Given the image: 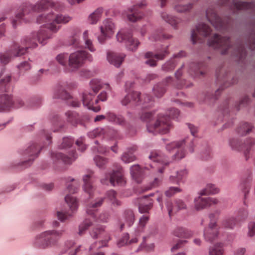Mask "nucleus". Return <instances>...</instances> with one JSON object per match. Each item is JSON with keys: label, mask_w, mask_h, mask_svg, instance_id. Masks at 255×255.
Here are the masks:
<instances>
[{"label": "nucleus", "mask_w": 255, "mask_h": 255, "mask_svg": "<svg viewBox=\"0 0 255 255\" xmlns=\"http://www.w3.org/2000/svg\"><path fill=\"white\" fill-rule=\"evenodd\" d=\"M160 16L163 20L170 24L174 28H177L178 24L181 22L180 18L170 15L165 11L162 12L160 13Z\"/></svg>", "instance_id": "obj_33"}, {"label": "nucleus", "mask_w": 255, "mask_h": 255, "mask_svg": "<svg viewBox=\"0 0 255 255\" xmlns=\"http://www.w3.org/2000/svg\"><path fill=\"white\" fill-rule=\"evenodd\" d=\"M54 3L51 0H40L34 5L28 3L23 4L19 8V11L15 15V19L12 21L13 26L15 27L18 22L24 19V16L31 11L40 12L49 7L54 6Z\"/></svg>", "instance_id": "obj_4"}, {"label": "nucleus", "mask_w": 255, "mask_h": 255, "mask_svg": "<svg viewBox=\"0 0 255 255\" xmlns=\"http://www.w3.org/2000/svg\"><path fill=\"white\" fill-rule=\"evenodd\" d=\"M255 145V138L249 137L243 142V152L247 160L249 158L250 153L252 148Z\"/></svg>", "instance_id": "obj_40"}, {"label": "nucleus", "mask_w": 255, "mask_h": 255, "mask_svg": "<svg viewBox=\"0 0 255 255\" xmlns=\"http://www.w3.org/2000/svg\"><path fill=\"white\" fill-rule=\"evenodd\" d=\"M77 157L75 151H72L69 156H65L60 152H53L51 154V157L54 162H62L65 164H71Z\"/></svg>", "instance_id": "obj_27"}, {"label": "nucleus", "mask_w": 255, "mask_h": 255, "mask_svg": "<svg viewBox=\"0 0 255 255\" xmlns=\"http://www.w3.org/2000/svg\"><path fill=\"white\" fill-rule=\"evenodd\" d=\"M203 64L202 63H193L189 66L188 72L193 77H199L204 75V72L202 70Z\"/></svg>", "instance_id": "obj_32"}, {"label": "nucleus", "mask_w": 255, "mask_h": 255, "mask_svg": "<svg viewBox=\"0 0 255 255\" xmlns=\"http://www.w3.org/2000/svg\"><path fill=\"white\" fill-rule=\"evenodd\" d=\"M90 86L93 90V94H96L101 88L102 86L100 82L96 79L92 80L90 82Z\"/></svg>", "instance_id": "obj_60"}, {"label": "nucleus", "mask_w": 255, "mask_h": 255, "mask_svg": "<svg viewBox=\"0 0 255 255\" xmlns=\"http://www.w3.org/2000/svg\"><path fill=\"white\" fill-rule=\"evenodd\" d=\"M10 80V75L3 76L2 73H0V112L7 110L13 104L17 108L23 105V102L20 100H17L13 103L11 96L6 93L9 89Z\"/></svg>", "instance_id": "obj_3"}, {"label": "nucleus", "mask_w": 255, "mask_h": 255, "mask_svg": "<svg viewBox=\"0 0 255 255\" xmlns=\"http://www.w3.org/2000/svg\"><path fill=\"white\" fill-rule=\"evenodd\" d=\"M105 200L104 197H99L91 201L86 206V213L92 217H95V215L98 211V208H100L103 204Z\"/></svg>", "instance_id": "obj_25"}, {"label": "nucleus", "mask_w": 255, "mask_h": 255, "mask_svg": "<svg viewBox=\"0 0 255 255\" xmlns=\"http://www.w3.org/2000/svg\"><path fill=\"white\" fill-rule=\"evenodd\" d=\"M86 60L91 62L93 60V57L85 50H78L71 53L69 55L68 71L77 70L84 64Z\"/></svg>", "instance_id": "obj_9"}, {"label": "nucleus", "mask_w": 255, "mask_h": 255, "mask_svg": "<svg viewBox=\"0 0 255 255\" xmlns=\"http://www.w3.org/2000/svg\"><path fill=\"white\" fill-rule=\"evenodd\" d=\"M71 20V17L69 15L62 14H55L53 13H49L46 15L42 14L37 18V21L39 23L43 22H49L48 28L50 31L53 32L58 31L61 26L55 24H66Z\"/></svg>", "instance_id": "obj_7"}, {"label": "nucleus", "mask_w": 255, "mask_h": 255, "mask_svg": "<svg viewBox=\"0 0 255 255\" xmlns=\"http://www.w3.org/2000/svg\"><path fill=\"white\" fill-rule=\"evenodd\" d=\"M173 233L174 236L179 238H189L193 235V233L190 230L179 227H177Z\"/></svg>", "instance_id": "obj_43"}, {"label": "nucleus", "mask_w": 255, "mask_h": 255, "mask_svg": "<svg viewBox=\"0 0 255 255\" xmlns=\"http://www.w3.org/2000/svg\"><path fill=\"white\" fill-rule=\"evenodd\" d=\"M124 219L128 227H130L134 221V216L132 211L127 210L124 213Z\"/></svg>", "instance_id": "obj_53"}, {"label": "nucleus", "mask_w": 255, "mask_h": 255, "mask_svg": "<svg viewBox=\"0 0 255 255\" xmlns=\"http://www.w3.org/2000/svg\"><path fill=\"white\" fill-rule=\"evenodd\" d=\"M73 140L71 138L64 137L62 140V142L59 145L60 149H65L70 147L73 143Z\"/></svg>", "instance_id": "obj_64"}, {"label": "nucleus", "mask_w": 255, "mask_h": 255, "mask_svg": "<svg viewBox=\"0 0 255 255\" xmlns=\"http://www.w3.org/2000/svg\"><path fill=\"white\" fill-rule=\"evenodd\" d=\"M173 8L177 12L183 13L190 11L193 7V4L189 3L186 4H182L179 1L172 3Z\"/></svg>", "instance_id": "obj_42"}, {"label": "nucleus", "mask_w": 255, "mask_h": 255, "mask_svg": "<svg viewBox=\"0 0 255 255\" xmlns=\"http://www.w3.org/2000/svg\"><path fill=\"white\" fill-rule=\"evenodd\" d=\"M145 5L146 3L144 1L133 5L124 11V16L129 21L135 22L142 18L143 13L140 9Z\"/></svg>", "instance_id": "obj_13"}, {"label": "nucleus", "mask_w": 255, "mask_h": 255, "mask_svg": "<svg viewBox=\"0 0 255 255\" xmlns=\"http://www.w3.org/2000/svg\"><path fill=\"white\" fill-rule=\"evenodd\" d=\"M220 3L222 5H229L234 12L242 9H250L255 12V3L243 2L238 0H233L230 3L229 0H222Z\"/></svg>", "instance_id": "obj_16"}, {"label": "nucleus", "mask_w": 255, "mask_h": 255, "mask_svg": "<svg viewBox=\"0 0 255 255\" xmlns=\"http://www.w3.org/2000/svg\"><path fill=\"white\" fill-rule=\"evenodd\" d=\"M183 66L184 65H182V67L180 69H179L175 73V77L177 80V84L176 85V86L177 88L179 89L182 88L184 87H189V85H186L183 82V81H180V76L182 75V68L183 67Z\"/></svg>", "instance_id": "obj_56"}, {"label": "nucleus", "mask_w": 255, "mask_h": 255, "mask_svg": "<svg viewBox=\"0 0 255 255\" xmlns=\"http://www.w3.org/2000/svg\"><path fill=\"white\" fill-rule=\"evenodd\" d=\"M115 28V25L114 22L111 19H107L103 21L100 26V31L112 36L114 33Z\"/></svg>", "instance_id": "obj_35"}, {"label": "nucleus", "mask_w": 255, "mask_h": 255, "mask_svg": "<svg viewBox=\"0 0 255 255\" xmlns=\"http://www.w3.org/2000/svg\"><path fill=\"white\" fill-rule=\"evenodd\" d=\"M83 39L85 43V47L89 50L91 52H94L96 49L93 44L92 40L89 37L88 31H85L83 34Z\"/></svg>", "instance_id": "obj_49"}, {"label": "nucleus", "mask_w": 255, "mask_h": 255, "mask_svg": "<svg viewBox=\"0 0 255 255\" xmlns=\"http://www.w3.org/2000/svg\"><path fill=\"white\" fill-rule=\"evenodd\" d=\"M219 229L217 223L210 222L208 227L204 230V236L205 239L210 242L213 241L218 236Z\"/></svg>", "instance_id": "obj_21"}, {"label": "nucleus", "mask_w": 255, "mask_h": 255, "mask_svg": "<svg viewBox=\"0 0 255 255\" xmlns=\"http://www.w3.org/2000/svg\"><path fill=\"white\" fill-rule=\"evenodd\" d=\"M81 248V246L76 247L73 242L68 241L65 244L64 252L61 255H76L79 252Z\"/></svg>", "instance_id": "obj_31"}, {"label": "nucleus", "mask_w": 255, "mask_h": 255, "mask_svg": "<svg viewBox=\"0 0 255 255\" xmlns=\"http://www.w3.org/2000/svg\"><path fill=\"white\" fill-rule=\"evenodd\" d=\"M248 216V212L245 208L240 209L238 212L236 220L240 223L246 220Z\"/></svg>", "instance_id": "obj_58"}, {"label": "nucleus", "mask_w": 255, "mask_h": 255, "mask_svg": "<svg viewBox=\"0 0 255 255\" xmlns=\"http://www.w3.org/2000/svg\"><path fill=\"white\" fill-rule=\"evenodd\" d=\"M182 189L178 187H170L165 192V194L167 197H171L175 194L180 193Z\"/></svg>", "instance_id": "obj_63"}, {"label": "nucleus", "mask_w": 255, "mask_h": 255, "mask_svg": "<svg viewBox=\"0 0 255 255\" xmlns=\"http://www.w3.org/2000/svg\"><path fill=\"white\" fill-rule=\"evenodd\" d=\"M103 12V8H98L93 12L89 17V20L91 24H96L102 17Z\"/></svg>", "instance_id": "obj_48"}, {"label": "nucleus", "mask_w": 255, "mask_h": 255, "mask_svg": "<svg viewBox=\"0 0 255 255\" xmlns=\"http://www.w3.org/2000/svg\"><path fill=\"white\" fill-rule=\"evenodd\" d=\"M130 174L132 178L137 182L141 181L143 175V170L139 165H134L130 168Z\"/></svg>", "instance_id": "obj_39"}, {"label": "nucleus", "mask_w": 255, "mask_h": 255, "mask_svg": "<svg viewBox=\"0 0 255 255\" xmlns=\"http://www.w3.org/2000/svg\"><path fill=\"white\" fill-rule=\"evenodd\" d=\"M172 127V125L169 118L161 114L158 116L154 124H147L148 131L154 134L167 133Z\"/></svg>", "instance_id": "obj_10"}, {"label": "nucleus", "mask_w": 255, "mask_h": 255, "mask_svg": "<svg viewBox=\"0 0 255 255\" xmlns=\"http://www.w3.org/2000/svg\"><path fill=\"white\" fill-rule=\"evenodd\" d=\"M94 97V94L93 93L87 91L85 92L82 96L83 104L88 109L92 110L95 112H98L100 110L101 108L99 106H94L97 103H95V100H93Z\"/></svg>", "instance_id": "obj_26"}, {"label": "nucleus", "mask_w": 255, "mask_h": 255, "mask_svg": "<svg viewBox=\"0 0 255 255\" xmlns=\"http://www.w3.org/2000/svg\"><path fill=\"white\" fill-rule=\"evenodd\" d=\"M148 238V236H144L142 238V242L134 249V252H138L142 250H145L148 252L152 251L154 248V245L153 243L147 244V239Z\"/></svg>", "instance_id": "obj_41"}, {"label": "nucleus", "mask_w": 255, "mask_h": 255, "mask_svg": "<svg viewBox=\"0 0 255 255\" xmlns=\"http://www.w3.org/2000/svg\"><path fill=\"white\" fill-rule=\"evenodd\" d=\"M80 34V32L79 29H75L73 30L71 35L68 39V44L76 48L81 47V45L79 39Z\"/></svg>", "instance_id": "obj_34"}, {"label": "nucleus", "mask_w": 255, "mask_h": 255, "mask_svg": "<svg viewBox=\"0 0 255 255\" xmlns=\"http://www.w3.org/2000/svg\"><path fill=\"white\" fill-rule=\"evenodd\" d=\"M166 206L169 216H172L180 210L186 209L187 207L185 202L179 198L175 199L173 202L168 201Z\"/></svg>", "instance_id": "obj_19"}, {"label": "nucleus", "mask_w": 255, "mask_h": 255, "mask_svg": "<svg viewBox=\"0 0 255 255\" xmlns=\"http://www.w3.org/2000/svg\"><path fill=\"white\" fill-rule=\"evenodd\" d=\"M138 204V210L140 213H144L148 212V211L152 208V203L150 202H147V198L146 196H144L141 198L137 199Z\"/></svg>", "instance_id": "obj_38"}, {"label": "nucleus", "mask_w": 255, "mask_h": 255, "mask_svg": "<svg viewBox=\"0 0 255 255\" xmlns=\"http://www.w3.org/2000/svg\"><path fill=\"white\" fill-rule=\"evenodd\" d=\"M92 224V222L88 219H86L80 226L79 228L78 234L80 236L82 235L85 231Z\"/></svg>", "instance_id": "obj_61"}, {"label": "nucleus", "mask_w": 255, "mask_h": 255, "mask_svg": "<svg viewBox=\"0 0 255 255\" xmlns=\"http://www.w3.org/2000/svg\"><path fill=\"white\" fill-rule=\"evenodd\" d=\"M249 101L250 100L248 96L243 97L235 106L237 110H239L247 106Z\"/></svg>", "instance_id": "obj_62"}, {"label": "nucleus", "mask_w": 255, "mask_h": 255, "mask_svg": "<svg viewBox=\"0 0 255 255\" xmlns=\"http://www.w3.org/2000/svg\"><path fill=\"white\" fill-rule=\"evenodd\" d=\"M116 38L119 42H124L126 47L132 51H135L140 44L138 40L133 38L131 33L127 29L120 30L117 33Z\"/></svg>", "instance_id": "obj_11"}, {"label": "nucleus", "mask_w": 255, "mask_h": 255, "mask_svg": "<svg viewBox=\"0 0 255 255\" xmlns=\"http://www.w3.org/2000/svg\"><path fill=\"white\" fill-rule=\"evenodd\" d=\"M41 149V148L35 143L30 145L23 153L24 155H28L29 158L28 160L21 162V165L25 167L29 166L31 164L32 161L37 156Z\"/></svg>", "instance_id": "obj_20"}, {"label": "nucleus", "mask_w": 255, "mask_h": 255, "mask_svg": "<svg viewBox=\"0 0 255 255\" xmlns=\"http://www.w3.org/2000/svg\"><path fill=\"white\" fill-rule=\"evenodd\" d=\"M239 224L236 218L234 217L226 218L222 222V227L228 229H233L234 228Z\"/></svg>", "instance_id": "obj_45"}, {"label": "nucleus", "mask_w": 255, "mask_h": 255, "mask_svg": "<svg viewBox=\"0 0 255 255\" xmlns=\"http://www.w3.org/2000/svg\"><path fill=\"white\" fill-rule=\"evenodd\" d=\"M107 119L109 121L115 123L121 126H124L126 124V121L124 117L122 116H116L113 113H108L106 116L99 115L95 118V122L102 121Z\"/></svg>", "instance_id": "obj_24"}, {"label": "nucleus", "mask_w": 255, "mask_h": 255, "mask_svg": "<svg viewBox=\"0 0 255 255\" xmlns=\"http://www.w3.org/2000/svg\"><path fill=\"white\" fill-rule=\"evenodd\" d=\"M154 94L157 97H162L165 92L164 85L159 83L154 86L153 88Z\"/></svg>", "instance_id": "obj_55"}, {"label": "nucleus", "mask_w": 255, "mask_h": 255, "mask_svg": "<svg viewBox=\"0 0 255 255\" xmlns=\"http://www.w3.org/2000/svg\"><path fill=\"white\" fill-rule=\"evenodd\" d=\"M126 57L124 54H118L111 51L107 52V60L117 67L120 66Z\"/></svg>", "instance_id": "obj_30"}, {"label": "nucleus", "mask_w": 255, "mask_h": 255, "mask_svg": "<svg viewBox=\"0 0 255 255\" xmlns=\"http://www.w3.org/2000/svg\"><path fill=\"white\" fill-rule=\"evenodd\" d=\"M136 150L135 147H132L128 151L125 152L121 156V159L126 163H128L135 160V157L133 154V151Z\"/></svg>", "instance_id": "obj_44"}, {"label": "nucleus", "mask_w": 255, "mask_h": 255, "mask_svg": "<svg viewBox=\"0 0 255 255\" xmlns=\"http://www.w3.org/2000/svg\"><path fill=\"white\" fill-rule=\"evenodd\" d=\"M229 145L233 150L243 151V142L238 138L230 139Z\"/></svg>", "instance_id": "obj_47"}, {"label": "nucleus", "mask_w": 255, "mask_h": 255, "mask_svg": "<svg viewBox=\"0 0 255 255\" xmlns=\"http://www.w3.org/2000/svg\"><path fill=\"white\" fill-rule=\"evenodd\" d=\"M168 54V46L163 48L156 53L147 52L144 55L145 58L147 59L145 63L150 66L154 67L157 65V60L163 59Z\"/></svg>", "instance_id": "obj_15"}, {"label": "nucleus", "mask_w": 255, "mask_h": 255, "mask_svg": "<svg viewBox=\"0 0 255 255\" xmlns=\"http://www.w3.org/2000/svg\"><path fill=\"white\" fill-rule=\"evenodd\" d=\"M61 230H49L37 235L35 239L34 244L35 246L45 249L56 245L62 235Z\"/></svg>", "instance_id": "obj_6"}, {"label": "nucleus", "mask_w": 255, "mask_h": 255, "mask_svg": "<svg viewBox=\"0 0 255 255\" xmlns=\"http://www.w3.org/2000/svg\"><path fill=\"white\" fill-rule=\"evenodd\" d=\"M121 102L124 106H127L128 104L141 105L142 108H147L152 105L153 100V98L148 94L140 96V93L137 92H132L127 94Z\"/></svg>", "instance_id": "obj_8"}, {"label": "nucleus", "mask_w": 255, "mask_h": 255, "mask_svg": "<svg viewBox=\"0 0 255 255\" xmlns=\"http://www.w3.org/2000/svg\"><path fill=\"white\" fill-rule=\"evenodd\" d=\"M65 202L69 206L70 212H66L64 211L57 212V217L59 220L62 222L68 219L71 217L78 208V201L74 196L70 195H67L65 198Z\"/></svg>", "instance_id": "obj_12"}, {"label": "nucleus", "mask_w": 255, "mask_h": 255, "mask_svg": "<svg viewBox=\"0 0 255 255\" xmlns=\"http://www.w3.org/2000/svg\"><path fill=\"white\" fill-rule=\"evenodd\" d=\"M223 254V245L221 243L217 244L209 249V255H222Z\"/></svg>", "instance_id": "obj_51"}, {"label": "nucleus", "mask_w": 255, "mask_h": 255, "mask_svg": "<svg viewBox=\"0 0 255 255\" xmlns=\"http://www.w3.org/2000/svg\"><path fill=\"white\" fill-rule=\"evenodd\" d=\"M139 237L137 236V233L135 232L134 236L129 237L128 234H124L123 237L119 240L117 245L119 247H122L124 246H129L131 248L136 246Z\"/></svg>", "instance_id": "obj_23"}, {"label": "nucleus", "mask_w": 255, "mask_h": 255, "mask_svg": "<svg viewBox=\"0 0 255 255\" xmlns=\"http://www.w3.org/2000/svg\"><path fill=\"white\" fill-rule=\"evenodd\" d=\"M51 37V33L46 29H40L38 32H32L23 38L22 42L25 47L14 43L9 50L0 53V62L3 65H5L8 63L12 58L20 56L26 53L28 48L36 47L37 41L44 45L46 43V41Z\"/></svg>", "instance_id": "obj_2"}, {"label": "nucleus", "mask_w": 255, "mask_h": 255, "mask_svg": "<svg viewBox=\"0 0 255 255\" xmlns=\"http://www.w3.org/2000/svg\"><path fill=\"white\" fill-rule=\"evenodd\" d=\"M105 133V129L102 128H97L89 132L88 136L91 138H96L99 136H103Z\"/></svg>", "instance_id": "obj_57"}, {"label": "nucleus", "mask_w": 255, "mask_h": 255, "mask_svg": "<svg viewBox=\"0 0 255 255\" xmlns=\"http://www.w3.org/2000/svg\"><path fill=\"white\" fill-rule=\"evenodd\" d=\"M94 179V173L92 171H88L87 173L83 177V188L84 192L91 196L94 190V187L92 184V181Z\"/></svg>", "instance_id": "obj_28"}, {"label": "nucleus", "mask_w": 255, "mask_h": 255, "mask_svg": "<svg viewBox=\"0 0 255 255\" xmlns=\"http://www.w3.org/2000/svg\"><path fill=\"white\" fill-rule=\"evenodd\" d=\"M193 138L186 137L184 139L171 142L166 145V149L169 152H171L174 149H177L176 153L173 155V160H180L184 158L187 153L184 149L185 147L188 149L190 152L194 151Z\"/></svg>", "instance_id": "obj_5"}, {"label": "nucleus", "mask_w": 255, "mask_h": 255, "mask_svg": "<svg viewBox=\"0 0 255 255\" xmlns=\"http://www.w3.org/2000/svg\"><path fill=\"white\" fill-rule=\"evenodd\" d=\"M211 28L206 24L199 23L192 31L191 40L193 44L198 42L202 43L207 39L209 46L214 49L220 50L222 54L231 53L241 61L246 58V50L242 43L238 42L233 46L231 44L229 38L221 37L217 34L211 36Z\"/></svg>", "instance_id": "obj_1"}, {"label": "nucleus", "mask_w": 255, "mask_h": 255, "mask_svg": "<svg viewBox=\"0 0 255 255\" xmlns=\"http://www.w3.org/2000/svg\"><path fill=\"white\" fill-rule=\"evenodd\" d=\"M96 221L99 222L106 223L107 222L110 218V214L107 212H103L101 213L98 217H92Z\"/></svg>", "instance_id": "obj_59"}, {"label": "nucleus", "mask_w": 255, "mask_h": 255, "mask_svg": "<svg viewBox=\"0 0 255 255\" xmlns=\"http://www.w3.org/2000/svg\"><path fill=\"white\" fill-rule=\"evenodd\" d=\"M220 190L215 185L208 184L205 189H203L200 193L201 195H207L209 194H215L218 193Z\"/></svg>", "instance_id": "obj_50"}, {"label": "nucleus", "mask_w": 255, "mask_h": 255, "mask_svg": "<svg viewBox=\"0 0 255 255\" xmlns=\"http://www.w3.org/2000/svg\"><path fill=\"white\" fill-rule=\"evenodd\" d=\"M253 128V127L251 124L246 122L242 123L238 128L237 131L240 134L244 135L250 133Z\"/></svg>", "instance_id": "obj_46"}, {"label": "nucleus", "mask_w": 255, "mask_h": 255, "mask_svg": "<svg viewBox=\"0 0 255 255\" xmlns=\"http://www.w3.org/2000/svg\"><path fill=\"white\" fill-rule=\"evenodd\" d=\"M53 98L55 99H70L69 104L73 107H79L81 102L77 99L71 98L69 94L67 92L62 86H58L54 91Z\"/></svg>", "instance_id": "obj_18"}, {"label": "nucleus", "mask_w": 255, "mask_h": 255, "mask_svg": "<svg viewBox=\"0 0 255 255\" xmlns=\"http://www.w3.org/2000/svg\"><path fill=\"white\" fill-rule=\"evenodd\" d=\"M206 17L209 21L219 30H226L229 21L225 22L219 17L213 8H209L206 11Z\"/></svg>", "instance_id": "obj_14"}, {"label": "nucleus", "mask_w": 255, "mask_h": 255, "mask_svg": "<svg viewBox=\"0 0 255 255\" xmlns=\"http://www.w3.org/2000/svg\"><path fill=\"white\" fill-rule=\"evenodd\" d=\"M101 182L103 184H108L110 183L112 185H124L126 183L125 179L123 174V169L122 168L113 171L112 173L106 176L105 179H102Z\"/></svg>", "instance_id": "obj_17"}, {"label": "nucleus", "mask_w": 255, "mask_h": 255, "mask_svg": "<svg viewBox=\"0 0 255 255\" xmlns=\"http://www.w3.org/2000/svg\"><path fill=\"white\" fill-rule=\"evenodd\" d=\"M108 198L110 200L112 204L115 207H118L121 205V202L117 198V193L114 190H110L107 194Z\"/></svg>", "instance_id": "obj_54"}, {"label": "nucleus", "mask_w": 255, "mask_h": 255, "mask_svg": "<svg viewBox=\"0 0 255 255\" xmlns=\"http://www.w3.org/2000/svg\"><path fill=\"white\" fill-rule=\"evenodd\" d=\"M218 203V200L216 198L199 197L195 199V207L197 211H199L209 206L217 204Z\"/></svg>", "instance_id": "obj_22"}, {"label": "nucleus", "mask_w": 255, "mask_h": 255, "mask_svg": "<svg viewBox=\"0 0 255 255\" xmlns=\"http://www.w3.org/2000/svg\"><path fill=\"white\" fill-rule=\"evenodd\" d=\"M69 55L67 53H60L56 57V60L60 64L66 68L68 71Z\"/></svg>", "instance_id": "obj_52"}, {"label": "nucleus", "mask_w": 255, "mask_h": 255, "mask_svg": "<svg viewBox=\"0 0 255 255\" xmlns=\"http://www.w3.org/2000/svg\"><path fill=\"white\" fill-rule=\"evenodd\" d=\"M149 158L154 162V164L158 163L161 165H166L168 164L164 156L159 151L154 150L152 151L149 156Z\"/></svg>", "instance_id": "obj_37"}, {"label": "nucleus", "mask_w": 255, "mask_h": 255, "mask_svg": "<svg viewBox=\"0 0 255 255\" xmlns=\"http://www.w3.org/2000/svg\"><path fill=\"white\" fill-rule=\"evenodd\" d=\"M66 122L71 125L76 127L78 124H82L83 118L77 112L68 111L65 113Z\"/></svg>", "instance_id": "obj_29"}, {"label": "nucleus", "mask_w": 255, "mask_h": 255, "mask_svg": "<svg viewBox=\"0 0 255 255\" xmlns=\"http://www.w3.org/2000/svg\"><path fill=\"white\" fill-rule=\"evenodd\" d=\"M185 56V53L184 51H181L175 56V57L170 59L164 65H162L163 70L168 71H171L174 69L177 62L176 58L184 57Z\"/></svg>", "instance_id": "obj_36"}]
</instances>
